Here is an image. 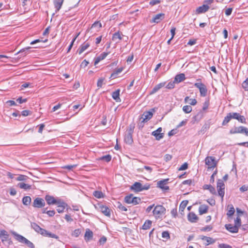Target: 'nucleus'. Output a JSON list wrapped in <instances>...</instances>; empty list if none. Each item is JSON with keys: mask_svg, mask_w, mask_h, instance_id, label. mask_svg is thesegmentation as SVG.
<instances>
[{"mask_svg": "<svg viewBox=\"0 0 248 248\" xmlns=\"http://www.w3.org/2000/svg\"><path fill=\"white\" fill-rule=\"evenodd\" d=\"M197 82L194 83V86L198 88L200 91V95L202 97H205L207 95V89L206 86L201 82V79H197Z\"/></svg>", "mask_w": 248, "mask_h": 248, "instance_id": "obj_1", "label": "nucleus"}, {"mask_svg": "<svg viewBox=\"0 0 248 248\" xmlns=\"http://www.w3.org/2000/svg\"><path fill=\"white\" fill-rule=\"evenodd\" d=\"M165 208L161 205H157L155 207L153 213L156 219L160 218L165 214Z\"/></svg>", "mask_w": 248, "mask_h": 248, "instance_id": "obj_2", "label": "nucleus"}, {"mask_svg": "<svg viewBox=\"0 0 248 248\" xmlns=\"http://www.w3.org/2000/svg\"><path fill=\"white\" fill-rule=\"evenodd\" d=\"M150 188V185L146 184L143 186L140 183L136 182L130 187V189L136 192H140L144 190H148Z\"/></svg>", "mask_w": 248, "mask_h": 248, "instance_id": "obj_3", "label": "nucleus"}, {"mask_svg": "<svg viewBox=\"0 0 248 248\" xmlns=\"http://www.w3.org/2000/svg\"><path fill=\"white\" fill-rule=\"evenodd\" d=\"M124 201L128 204L132 203L133 205H137L140 202L141 199L139 197H133V195L131 194L125 197Z\"/></svg>", "mask_w": 248, "mask_h": 248, "instance_id": "obj_4", "label": "nucleus"}, {"mask_svg": "<svg viewBox=\"0 0 248 248\" xmlns=\"http://www.w3.org/2000/svg\"><path fill=\"white\" fill-rule=\"evenodd\" d=\"M9 235L7 233L6 231H0V238L2 242L5 245H7V246H9L12 244V242L11 240V239L9 238Z\"/></svg>", "mask_w": 248, "mask_h": 248, "instance_id": "obj_5", "label": "nucleus"}, {"mask_svg": "<svg viewBox=\"0 0 248 248\" xmlns=\"http://www.w3.org/2000/svg\"><path fill=\"white\" fill-rule=\"evenodd\" d=\"M217 189L218 195L220 196L223 200L225 192V185L222 180L218 179L217 182Z\"/></svg>", "mask_w": 248, "mask_h": 248, "instance_id": "obj_6", "label": "nucleus"}, {"mask_svg": "<svg viewBox=\"0 0 248 248\" xmlns=\"http://www.w3.org/2000/svg\"><path fill=\"white\" fill-rule=\"evenodd\" d=\"M231 134H234L237 133H245L248 136V129L246 127L240 126L239 127H235L230 130Z\"/></svg>", "mask_w": 248, "mask_h": 248, "instance_id": "obj_7", "label": "nucleus"}, {"mask_svg": "<svg viewBox=\"0 0 248 248\" xmlns=\"http://www.w3.org/2000/svg\"><path fill=\"white\" fill-rule=\"evenodd\" d=\"M205 162L208 169L214 168L217 165L215 158L213 156H207L205 159Z\"/></svg>", "mask_w": 248, "mask_h": 248, "instance_id": "obj_8", "label": "nucleus"}, {"mask_svg": "<svg viewBox=\"0 0 248 248\" xmlns=\"http://www.w3.org/2000/svg\"><path fill=\"white\" fill-rule=\"evenodd\" d=\"M45 205V201L41 198L37 197L35 198L33 202L32 206L35 208H42Z\"/></svg>", "mask_w": 248, "mask_h": 248, "instance_id": "obj_9", "label": "nucleus"}, {"mask_svg": "<svg viewBox=\"0 0 248 248\" xmlns=\"http://www.w3.org/2000/svg\"><path fill=\"white\" fill-rule=\"evenodd\" d=\"M12 233L15 236V239L19 242L24 244L26 245L27 244L29 240H28L27 238H26L22 235L17 233L15 232H12Z\"/></svg>", "mask_w": 248, "mask_h": 248, "instance_id": "obj_10", "label": "nucleus"}, {"mask_svg": "<svg viewBox=\"0 0 248 248\" xmlns=\"http://www.w3.org/2000/svg\"><path fill=\"white\" fill-rule=\"evenodd\" d=\"M162 128L159 127L156 130L152 132V135L155 137L156 140H159L164 137V133H162Z\"/></svg>", "mask_w": 248, "mask_h": 248, "instance_id": "obj_11", "label": "nucleus"}, {"mask_svg": "<svg viewBox=\"0 0 248 248\" xmlns=\"http://www.w3.org/2000/svg\"><path fill=\"white\" fill-rule=\"evenodd\" d=\"M153 117V113L152 111H148L144 112L140 118L141 122L144 123L150 120Z\"/></svg>", "mask_w": 248, "mask_h": 248, "instance_id": "obj_12", "label": "nucleus"}, {"mask_svg": "<svg viewBox=\"0 0 248 248\" xmlns=\"http://www.w3.org/2000/svg\"><path fill=\"white\" fill-rule=\"evenodd\" d=\"M60 200V199H56L54 197L48 195L45 196V200L48 205L56 204Z\"/></svg>", "mask_w": 248, "mask_h": 248, "instance_id": "obj_13", "label": "nucleus"}, {"mask_svg": "<svg viewBox=\"0 0 248 248\" xmlns=\"http://www.w3.org/2000/svg\"><path fill=\"white\" fill-rule=\"evenodd\" d=\"M57 205V211L58 213H61L64 211V209L67 206V203L64 202L62 200H60L56 204Z\"/></svg>", "mask_w": 248, "mask_h": 248, "instance_id": "obj_14", "label": "nucleus"}, {"mask_svg": "<svg viewBox=\"0 0 248 248\" xmlns=\"http://www.w3.org/2000/svg\"><path fill=\"white\" fill-rule=\"evenodd\" d=\"M99 209L100 211L106 216L110 217L111 209L108 207L103 205H100L99 206Z\"/></svg>", "mask_w": 248, "mask_h": 248, "instance_id": "obj_15", "label": "nucleus"}, {"mask_svg": "<svg viewBox=\"0 0 248 248\" xmlns=\"http://www.w3.org/2000/svg\"><path fill=\"white\" fill-rule=\"evenodd\" d=\"M165 17V14L163 13H160L155 16L152 18L151 22L158 23L161 20H162Z\"/></svg>", "mask_w": 248, "mask_h": 248, "instance_id": "obj_16", "label": "nucleus"}, {"mask_svg": "<svg viewBox=\"0 0 248 248\" xmlns=\"http://www.w3.org/2000/svg\"><path fill=\"white\" fill-rule=\"evenodd\" d=\"M225 228L232 233H237L238 232L239 228L235 225L228 224L225 225Z\"/></svg>", "mask_w": 248, "mask_h": 248, "instance_id": "obj_17", "label": "nucleus"}, {"mask_svg": "<svg viewBox=\"0 0 248 248\" xmlns=\"http://www.w3.org/2000/svg\"><path fill=\"white\" fill-rule=\"evenodd\" d=\"M31 227L36 232H37L38 233L41 234V235L43 234V232H46L45 231V229L41 228L38 224H37L35 222L31 223Z\"/></svg>", "mask_w": 248, "mask_h": 248, "instance_id": "obj_18", "label": "nucleus"}, {"mask_svg": "<svg viewBox=\"0 0 248 248\" xmlns=\"http://www.w3.org/2000/svg\"><path fill=\"white\" fill-rule=\"evenodd\" d=\"M93 237V232L89 229L86 230L85 233L84 235V239L86 242H88Z\"/></svg>", "mask_w": 248, "mask_h": 248, "instance_id": "obj_19", "label": "nucleus"}, {"mask_svg": "<svg viewBox=\"0 0 248 248\" xmlns=\"http://www.w3.org/2000/svg\"><path fill=\"white\" fill-rule=\"evenodd\" d=\"M109 54V52H103L101 53L99 56L97 57L95 59L94 61V65H96L97 63H98L101 60H104L106 58V57L108 56V55Z\"/></svg>", "mask_w": 248, "mask_h": 248, "instance_id": "obj_20", "label": "nucleus"}, {"mask_svg": "<svg viewBox=\"0 0 248 248\" xmlns=\"http://www.w3.org/2000/svg\"><path fill=\"white\" fill-rule=\"evenodd\" d=\"M90 46V44L89 42H85L80 46L77 52L79 54H81L85 50H86Z\"/></svg>", "mask_w": 248, "mask_h": 248, "instance_id": "obj_21", "label": "nucleus"}, {"mask_svg": "<svg viewBox=\"0 0 248 248\" xmlns=\"http://www.w3.org/2000/svg\"><path fill=\"white\" fill-rule=\"evenodd\" d=\"M166 84V82H161L157 85H155L152 90L151 91L150 94H153L155 93L156 92H157L158 91H159L161 88L165 86Z\"/></svg>", "mask_w": 248, "mask_h": 248, "instance_id": "obj_22", "label": "nucleus"}, {"mask_svg": "<svg viewBox=\"0 0 248 248\" xmlns=\"http://www.w3.org/2000/svg\"><path fill=\"white\" fill-rule=\"evenodd\" d=\"M209 9V6L207 4H203L202 6L199 7L196 9V12L198 14L204 13Z\"/></svg>", "mask_w": 248, "mask_h": 248, "instance_id": "obj_23", "label": "nucleus"}, {"mask_svg": "<svg viewBox=\"0 0 248 248\" xmlns=\"http://www.w3.org/2000/svg\"><path fill=\"white\" fill-rule=\"evenodd\" d=\"M187 218L191 222H196L199 218L194 213L190 212L187 216Z\"/></svg>", "mask_w": 248, "mask_h": 248, "instance_id": "obj_24", "label": "nucleus"}, {"mask_svg": "<svg viewBox=\"0 0 248 248\" xmlns=\"http://www.w3.org/2000/svg\"><path fill=\"white\" fill-rule=\"evenodd\" d=\"M64 0H54V4L56 8V12H58L62 7Z\"/></svg>", "mask_w": 248, "mask_h": 248, "instance_id": "obj_25", "label": "nucleus"}, {"mask_svg": "<svg viewBox=\"0 0 248 248\" xmlns=\"http://www.w3.org/2000/svg\"><path fill=\"white\" fill-rule=\"evenodd\" d=\"M168 179H165L163 180L159 181L157 182V185L159 187L163 189H169L168 186H165V185L167 184Z\"/></svg>", "mask_w": 248, "mask_h": 248, "instance_id": "obj_26", "label": "nucleus"}, {"mask_svg": "<svg viewBox=\"0 0 248 248\" xmlns=\"http://www.w3.org/2000/svg\"><path fill=\"white\" fill-rule=\"evenodd\" d=\"M124 141L126 143L131 144L133 142L132 138V134L130 133H127L126 134L124 137Z\"/></svg>", "mask_w": 248, "mask_h": 248, "instance_id": "obj_27", "label": "nucleus"}, {"mask_svg": "<svg viewBox=\"0 0 248 248\" xmlns=\"http://www.w3.org/2000/svg\"><path fill=\"white\" fill-rule=\"evenodd\" d=\"M200 238L202 240H205L207 242V243L205 244L206 246H207L209 244H212L215 242V240L210 237L202 235L200 236Z\"/></svg>", "mask_w": 248, "mask_h": 248, "instance_id": "obj_28", "label": "nucleus"}, {"mask_svg": "<svg viewBox=\"0 0 248 248\" xmlns=\"http://www.w3.org/2000/svg\"><path fill=\"white\" fill-rule=\"evenodd\" d=\"M208 206L205 204L200 205L199 208V212L200 215H202L206 213L208 211Z\"/></svg>", "mask_w": 248, "mask_h": 248, "instance_id": "obj_29", "label": "nucleus"}, {"mask_svg": "<svg viewBox=\"0 0 248 248\" xmlns=\"http://www.w3.org/2000/svg\"><path fill=\"white\" fill-rule=\"evenodd\" d=\"M120 92V90L117 89L115 91L113 92L112 93V97L116 102H119V101L120 102L121 101L120 98L119 97Z\"/></svg>", "mask_w": 248, "mask_h": 248, "instance_id": "obj_30", "label": "nucleus"}, {"mask_svg": "<svg viewBox=\"0 0 248 248\" xmlns=\"http://www.w3.org/2000/svg\"><path fill=\"white\" fill-rule=\"evenodd\" d=\"M203 188L204 189H208L210 191L211 193L214 195H216L217 192L215 189V188L213 187L211 185H204L203 186Z\"/></svg>", "mask_w": 248, "mask_h": 248, "instance_id": "obj_31", "label": "nucleus"}, {"mask_svg": "<svg viewBox=\"0 0 248 248\" xmlns=\"http://www.w3.org/2000/svg\"><path fill=\"white\" fill-rule=\"evenodd\" d=\"M185 79V75L183 73L177 75L174 78V81L180 83Z\"/></svg>", "mask_w": 248, "mask_h": 248, "instance_id": "obj_32", "label": "nucleus"}, {"mask_svg": "<svg viewBox=\"0 0 248 248\" xmlns=\"http://www.w3.org/2000/svg\"><path fill=\"white\" fill-rule=\"evenodd\" d=\"M228 207L229 208V209L227 213V216L228 217H231L235 212V209L232 204L228 205Z\"/></svg>", "mask_w": 248, "mask_h": 248, "instance_id": "obj_33", "label": "nucleus"}, {"mask_svg": "<svg viewBox=\"0 0 248 248\" xmlns=\"http://www.w3.org/2000/svg\"><path fill=\"white\" fill-rule=\"evenodd\" d=\"M188 203V201H183L181 202L179 206V212L182 215L183 214V212L184 211L186 205Z\"/></svg>", "mask_w": 248, "mask_h": 248, "instance_id": "obj_34", "label": "nucleus"}, {"mask_svg": "<svg viewBox=\"0 0 248 248\" xmlns=\"http://www.w3.org/2000/svg\"><path fill=\"white\" fill-rule=\"evenodd\" d=\"M45 231L46 232H43V234H42V235L45 236H47V237H50V238H55V239L59 238V236L58 235H56L55 234L52 233L50 232H49L48 231H46L45 229Z\"/></svg>", "mask_w": 248, "mask_h": 248, "instance_id": "obj_35", "label": "nucleus"}, {"mask_svg": "<svg viewBox=\"0 0 248 248\" xmlns=\"http://www.w3.org/2000/svg\"><path fill=\"white\" fill-rule=\"evenodd\" d=\"M123 70V67H120L114 70L113 73L111 74L110 78H116L117 75L122 72Z\"/></svg>", "mask_w": 248, "mask_h": 248, "instance_id": "obj_36", "label": "nucleus"}, {"mask_svg": "<svg viewBox=\"0 0 248 248\" xmlns=\"http://www.w3.org/2000/svg\"><path fill=\"white\" fill-rule=\"evenodd\" d=\"M112 40L116 41L117 39H118L119 41H120L122 39V37L121 36V33L119 31L116 32L113 34ZM119 41H117L116 43H118Z\"/></svg>", "mask_w": 248, "mask_h": 248, "instance_id": "obj_37", "label": "nucleus"}, {"mask_svg": "<svg viewBox=\"0 0 248 248\" xmlns=\"http://www.w3.org/2000/svg\"><path fill=\"white\" fill-rule=\"evenodd\" d=\"M17 186L21 189L25 190L30 189L31 188V186L24 183H19Z\"/></svg>", "mask_w": 248, "mask_h": 248, "instance_id": "obj_38", "label": "nucleus"}, {"mask_svg": "<svg viewBox=\"0 0 248 248\" xmlns=\"http://www.w3.org/2000/svg\"><path fill=\"white\" fill-rule=\"evenodd\" d=\"M31 198L30 196L24 197L22 199V202L25 205H29L31 202Z\"/></svg>", "mask_w": 248, "mask_h": 248, "instance_id": "obj_39", "label": "nucleus"}, {"mask_svg": "<svg viewBox=\"0 0 248 248\" xmlns=\"http://www.w3.org/2000/svg\"><path fill=\"white\" fill-rule=\"evenodd\" d=\"M31 48V47H27L24 48H23L19 50L16 55L18 54H20L22 56H25L28 53V50Z\"/></svg>", "mask_w": 248, "mask_h": 248, "instance_id": "obj_40", "label": "nucleus"}, {"mask_svg": "<svg viewBox=\"0 0 248 248\" xmlns=\"http://www.w3.org/2000/svg\"><path fill=\"white\" fill-rule=\"evenodd\" d=\"M232 119L231 115L230 113H228L227 116L224 118L222 125H226Z\"/></svg>", "mask_w": 248, "mask_h": 248, "instance_id": "obj_41", "label": "nucleus"}, {"mask_svg": "<svg viewBox=\"0 0 248 248\" xmlns=\"http://www.w3.org/2000/svg\"><path fill=\"white\" fill-rule=\"evenodd\" d=\"M152 225V221L150 220H147L145 221L144 223L142 226V228L143 230L149 229Z\"/></svg>", "mask_w": 248, "mask_h": 248, "instance_id": "obj_42", "label": "nucleus"}, {"mask_svg": "<svg viewBox=\"0 0 248 248\" xmlns=\"http://www.w3.org/2000/svg\"><path fill=\"white\" fill-rule=\"evenodd\" d=\"M192 110V107L189 105L184 106L183 107V110L186 113H189L191 112Z\"/></svg>", "mask_w": 248, "mask_h": 248, "instance_id": "obj_43", "label": "nucleus"}, {"mask_svg": "<svg viewBox=\"0 0 248 248\" xmlns=\"http://www.w3.org/2000/svg\"><path fill=\"white\" fill-rule=\"evenodd\" d=\"M28 179V177L24 175H19L16 178V180L19 181H26Z\"/></svg>", "mask_w": 248, "mask_h": 248, "instance_id": "obj_44", "label": "nucleus"}, {"mask_svg": "<svg viewBox=\"0 0 248 248\" xmlns=\"http://www.w3.org/2000/svg\"><path fill=\"white\" fill-rule=\"evenodd\" d=\"M234 225H236L238 228L241 226V220L240 217L237 216L234 220Z\"/></svg>", "mask_w": 248, "mask_h": 248, "instance_id": "obj_45", "label": "nucleus"}, {"mask_svg": "<svg viewBox=\"0 0 248 248\" xmlns=\"http://www.w3.org/2000/svg\"><path fill=\"white\" fill-rule=\"evenodd\" d=\"M101 160H104L107 162H109L111 159V156L110 155H104L100 158Z\"/></svg>", "mask_w": 248, "mask_h": 248, "instance_id": "obj_46", "label": "nucleus"}, {"mask_svg": "<svg viewBox=\"0 0 248 248\" xmlns=\"http://www.w3.org/2000/svg\"><path fill=\"white\" fill-rule=\"evenodd\" d=\"M162 237L165 239L166 240L170 238V233L168 231H164L162 232Z\"/></svg>", "mask_w": 248, "mask_h": 248, "instance_id": "obj_47", "label": "nucleus"}, {"mask_svg": "<svg viewBox=\"0 0 248 248\" xmlns=\"http://www.w3.org/2000/svg\"><path fill=\"white\" fill-rule=\"evenodd\" d=\"M79 33H78L75 36V37L73 39L71 44H70V45L68 47V49H67V52H69L70 50L71 49L73 46V44H74V42L75 41V40H76L77 38L78 37V36L79 35Z\"/></svg>", "mask_w": 248, "mask_h": 248, "instance_id": "obj_48", "label": "nucleus"}, {"mask_svg": "<svg viewBox=\"0 0 248 248\" xmlns=\"http://www.w3.org/2000/svg\"><path fill=\"white\" fill-rule=\"evenodd\" d=\"M93 196L97 198H101L103 197V193L99 191H95L93 194Z\"/></svg>", "mask_w": 248, "mask_h": 248, "instance_id": "obj_49", "label": "nucleus"}, {"mask_svg": "<svg viewBox=\"0 0 248 248\" xmlns=\"http://www.w3.org/2000/svg\"><path fill=\"white\" fill-rule=\"evenodd\" d=\"M209 99H207L203 103V107H202V110L203 111H205L209 107Z\"/></svg>", "mask_w": 248, "mask_h": 248, "instance_id": "obj_50", "label": "nucleus"}, {"mask_svg": "<svg viewBox=\"0 0 248 248\" xmlns=\"http://www.w3.org/2000/svg\"><path fill=\"white\" fill-rule=\"evenodd\" d=\"M242 87L245 91H248V78L243 82Z\"/></svg>", "mask_w": 248, "mask_h": 248, "instance_id": "obj_51", "label": "nucleus"}, {"mask_svg": "<svg viewBox=\"0 0 248 248\" xmlns=\"http://www.w3.org/2000/svg\"><path fill=\"white\" fill-rule=\"evenodd\" d=\"M104 79H105L104 78H100L98 80L97 82V87H98V88H101L102 87Z\"/></svg>", "mask_w": 248, "mask_h": 248, "instance_id": "obj_52", "label": "nucleus"}, {"mask_svg": "<svg viewBox=\"0 0 248 248\" xmlns=\"http://www.w3.org/2000/svg\"><path fill=\"white\" fill-rule=\"evenodd\" d=\"M97 27L98 29H100L102 27V24L98 21L95 22L92 26V28Z\"/></svg>", "mask_w": 248, "mask_h": 248, "instance_id": "obj_53", "label": "nucleus"}, {"mask_svg": "<svg viewBox=\"0 0 248 248\" xmlns=\"http://www.w3.org/2000/svg\"><path fill=\"white\" fill-rule=\"evenodd\" d=\"M230 113L231 115L232 119H236L237 120H238V117L240 115L239 113L237 112H230Z\"/></svg>", "mask_w": 248, "mask_h": 248, "instance_id": "obj_54", "label": "nucleus"}, {"mask_svg": "<svg viewBox=\"0 0 248 248\" xmlns=\"http://www.w3.org/2000/svg\"><path fill=\"white\" fill-rule=\"evenodd\" d=\"M107 241V238L105 236L101 237L99 240V243L100 245H103Z\"/></svg>", "mask_w": 248, "mask_h": 248, "instance_id": "obj_55", "label": "nucleus"}, {"mask_svg": "<svg viewBox=\"0 0 248 248\" xmlns=\"http://www.w3.org/2000/svg\"><path fill=\"white\" fill-rule=\"evenodd\" d=\"M80 230L79 229L75 230L73 232H72V235L76 237H78L79 234H80Z\"/></svg>", "mask_w": 248, "mask_h": 248, "instance_id": "obj_56", "label": "nucleus"}, {"mask_svg": "<svg viewBox=\"0 0 248 248\" xmlns=\"http://www.w3.org/2000/svg\"><path fill=\"white\" fill-rule=\"evenodd\" d=\"M239 122H241V123L246 124V120L245 117L243 116L239 115L238 117V119L237 120Z\"/></svg>", "mask_w": 248, "mask_h": 248, "instance_id": "obj_57", "label": "nucleus"}, {"mask_svg": "<svg viewBox=\"0 0 248 248\" xmlns=\"http://www.w3.org/2000/svg\"><path fill=\"white\" fill-rule=\"evenodd\" d=\"M175 81L169 82L166 86V88L169 89H173L174 87Z\"/></svg>", "mask_w": 248, "mask_h": 248, "instance_id": "obj_58", "label": "nucleus"}, {"mask_svg": "<svg viewBox=\"0 0 248 248\" xmlns=\"http://www.w3.org/2000/svg\"><path fill=\"white\" fill-rule=\"evenodd\" d=\"M188 168V164L187 163H184L178 169L179 170H186Z\"/></svg>", "mask_w": 248, "mask_h": 248, "instance_id": "obj_59", "label": "nucleus"}, {"mask_svg": "<svg viewBox=\"0 0 248 248\" xmlns=\"http://www.w3.org/2000/svg\"><path fill=\"white\" fill-rule=\"evenodd\" d=\"M160 2H161L160 0H151L150 1L149 4L152 6H154L156 4L160 3Z\"/></svg>", "mask_w": 248, "mask_h": 248, "instance_id": "obj_60", "label": "nucleus"}, {"mask_svg": "<svg viewBox=\"0 0 248 248\" xmlns=\"http://www.w3.org/2000/svg\"><path fill=\"white\" fill-rule=\"evenodd\" d=\"M172 158V155L169 154H166L164 155V159L166 162H168Z\"/></svg>", "mask_w": 248, "mask_h": 248, "instance_id": "obj_61", "label": "nucleus"}, {"mask_svg": "<svg viewBox=\"0 0 248 248\" xmlns=\"http://www.w3.org/2000/svg\"><path fill=\"white\" fill-rule=\"evenodd\" d=\"M212 229H213V227L209 225V226H207L205 227L202 228L201 229V231H204V232L210 231L212 230Z\"/></svg>", "mask_w": 248, "mask_h": 248, "instance_id": "obj_62", "label": "nucleus"}, {"mask_svg": "<svg viewBox=\"0 0 248 248\" xmlns=\"http://www.w3.org/2000/svg\"><path fill=\"white\" fill-rule=\"evenodd\" d=\"M236 210L237 216L238 217L241 216L245 213V212L244 211H242L239 208H236Z\"/></svg>", "mask_w": 248, "mask_h": 248, "instance_id": "obj_63", "label": "nucleus"}, {"mask_svg": "<svg viewBox=\"0 0 248 248\" xmlns=\"http://www.w3.org/2000/svg\"><path fill=\"white\" fill-rule=\"evenodd\" d=\"M218 247L219 248H232V246L225 244H220Z\"/></svg>", "mask_w": 248, "mask_h": 248, "instance_id": "obj_64", "label": "nucleus"}]
</instances>
